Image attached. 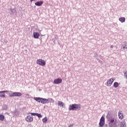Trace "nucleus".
Segmentation results:
<instances>
[{
  "instance_id": "obj_7",
  "label": "nucleus",
  "mask_w": 127,
  "mask_h": 127,
  "mask_svg": "<svg viewBox=\"0 0 127 127\" xmlns=\"http://www.w3.org/2000/svg\"><path fill=\"white\" fill-rule=\"evenodd\" d=\"M25 120L26 122L27 123H31L32 122H33V116L28 115L26 117Z\"/></svg>"
},
{
  "instance_id": "obj_12",
  "label": "nucleus",
  "mask_w": 127,
  "mask_h": 127,
  "mask_svg": "<svg viewBox=\"0 0 127 127\" xmlns=\"http://www.w3.org/2000/svg\"><path fill=\"white\" fill-rule=\"evenodd\" d=\"M35 4L37 6H40L41 5H42V4H43V1H37L35 3Z\"/></svg>"
},
{
  "instance_id": "obj_23",
  "label": "nucleus",
  "mask_w": 127,
  "mask_h": 127,
  "mask_svg": "<svg viewBox=\"0 0 127 127\" xmlns=\"http://www.w3.org/2000/svg\"><path fill=\"white\" fill-rule=\"evenodd\" d=\"M7 92H8V91H7V90H4V91H0V94H1L2 93H6Z\"/></svg>"
},
{
  "instance_id": "obj_22",
  "label": "nucleus",
  "mask_w": 127,
  "mask_h": 127,
  "mask_svg": "<svg viewBox=\"0 0 127 127\" xmlns=\"http://www.w3.org/2000/svg\"><path fill=\"white\" fill-rule=\"evenodd\" d=\"M30 114L31 115V116H36L37 113H30Z\"/></svg>"
},
{
  "instance_id": "obj_14",
  "label": "nucleus",
  "mask_w": 127,
  "mask_h": 127,
  "mask_svg": "<svg viewBox=\"0 0 127 127\" xmlns=\"http://www.w3.org/2000/svg\"><path fill=\"white\" fill-rule=\"evenodd\" d=\"M48 103V99L42 98V104H47Z\"/></svg>"
},
{
  "instance_id": "obj_17",
  "label": "nucleus",
  "mask_w": 127,
  "mask_h": 127,
  "mask_svg": "<svg viewBox=\"0 0 127 127\" xmlns=\"http://www.w3.org/2000/svg\"><path fill=\"white\" fill-rule=\"evenodd\" d=\"M119 83H118L117 82H114L113 85L114 88H118V87H119Z\"/></svg>"
},
{
  "instance_id": "obj_15",
  "label": "nucleus",
  "mask_w": 127,
  "mask_h": 127,
  "mask_svg": "<svg viewBox=\"0 0 127 127\" xmlns=\"http://www.w3.org/2000/svg\"><path fill=\"white\" fill-rule=\"evenodd\" d=\"M119 20L123 23V22H125L126 21V18L125 17H121L119 18Z\"/></svg>"
},
{
  "instance_id": "obj_21",
  "label": "nucleus",
  "mask_w": 127,
  "mask_h": 127,
  "mask_svg": "<svg viewBox=\"0 0 127 127\" xmlns=\"http://www.w3.org/2000/svg\"><path fill=\"white\" fill-rule=\"evenodd\" d=\"M0 98H5V94H0Z\"/></svg>"
},
{
  "instance_id": "obj_16",
  "label": "nucleus",
  "mask_w": 127,
  "mask_h": 127,
  "mask_svg": "<svg viewBox=\"0 0 127 127\" xmlns=\"http://www.w3.org/2000/svg\"><path fill=\"white\" fill-rule=\"evenodd\" d=\"M47 121H48V119L46 117H45L42 119V122L44 124H46V123H47Z\"/></svg>"
},
{
  "instance_id": "obj_19",
  "label": "nucleus",
  "mask_w": 127,
  "mask_h": 127,
  "mask_svg": "<svg viewBox=\"0 0 127 127\" xmlns=\"http://www.w3.org/2000/svg\"><path fill=\"white\" fill-rule=\"evenodd\" d=\"M3 120H4V116L2 115H0V121H1L2 122Z\"/></svg>"
},
{
  "instance_id": "obj_4",
  "label": "nucleus",
  "mask_w": 127,
  "mask_h": 127,
  "mask_svg": "<svg viewBox=\"0 0 127 127\" xmlns=\"http://www.w3.org/2000/svg\"><path fill=\"white\" fill-rule=\"evenodd\" d=\"M114 81H115V79L113 77H112L108 80H107V86L108 87H111L112 85H113V83H114Z\"/></svg>"
},
{
  "instance_id": "obj_8",
  "label": "nucleus",
  "mask_w": 127,
  "mask_h": 127,
  "mask_svg": "<svg viewBox=\"0 0 127 127\" xmlns=\"http://www.w3.org/2000/svg\"><path fill=\"white\" fill-rule=\"evenodd\" d=\"M62 82V79L61 78H56L54 80V84H60Z\"/></svg>"
},
{
  "instance_id": "obj_20",
  "label": "nucleus",
  "mask_w": 127,
  "mask_h": 127,
  "mask_svg": "<svg viewBox=\"0 0 127 127\" xmlns=\"http://www.w3.org/2000/svg\"><path fill=\"white\" fill-rule=\"evenodd\" d=\"M36 116L38 117V118H42V115L41 114L37 113Z\"/></svg>"
},
{
  "instance_id": "obj_2",
  "label": "nucleus",
  "mask_w": 127,
  "mask_h": 127,
  "mask_svg": "<svg viewBox=\"0 0 127 127\" xmlns=\"http://www.w3.org/2000/svg\"><path fill=\"white\" fill-rule=\"evenodd\" d=\"M37 64H38V65H40V66H44L46 65V62L41 59H39L37 60Z\"/></svg>"
},
{
  "instance_id": "obj_9",
  "label": "nucleus",
  "mask_w": 127,
  "mask_h": 127,
  "mask_svg": "<svg viewBox=\"0 0 127 127\" xmlns=\"http://www.w3.org/2000/svg\"><path fill=\"white\" fill-rule=\"evenodd\" d=\"M119 127H127V124L125 120H123L121 122Z\"/></svg>"
},
{
  "instance_id": "obj_6",
  "label": "nucleus",
  "mask_w": 127,
  "mask_h": 127,
  "mask_svg": "<svg viewBox=\"0 0 127 127\" xmlns=\"http://www.w3.org/2000/svg\"><path fill=\"white\" fill-rule=\"evenodd\" d=\"M22 94L20 92H13L9 95V97H21Z\"/></svg>"
},
{
  "instance_id": "obj_13",
  "label": "nucleus",
  "mask_w": 127,
  "mask_h": 127,
  "mask_svg": "<svg viewBox=\"0 0 127 127\" xmlns=\"http://www.w3.org/2000/svg\"><path fill=\"white\" fill-rule=\"evenodd\" d=\"M34 100L37 102H38L39 103H41L42 98L39 97H34Z\"/></svg>"
},
{
  "instance_id": "obj_25",
  "label": "nucleus",
  "mask_w": 127,
  "mask_h": 127,
  "mask_svg": "<svg viewBox=\"0 0 127 127\" xmlns=\"http://www.w3.org/2000/svg\"><path fill=\"white\" fill-rule=\"evenodd\" d=\"M113 47H114V46L113 45L111 46V48H113Z\"/></svg>"
},
{
  "instance_id": "obj_5",
  "label": "nucleus",
  "mask_w": 127,
  "mask_h": 127,
  "mask_svg": "<svg viewBox=\"0 0 127 127\" xmlns=\"http://www.w3.org/2000/svg\"><path fill=\"white\" fill-rule=\"evenodd\" d=\"M99 125L100 127H103L105 125V117L104 116L100 119Z\"/></svg>"
},
{
  "instance_id": "obj_10",
  "label": "nucleus",
  "mask_w": 127,
  "mask_h": 127,
  "mask_svg": "<svg viewBox=\"0 0 127 127\" xmlns=\"http://www.w3.org/2000/svg\"><path fill=\"white\" fill-rule=\"evenodd\" d=\"M33 35L34 38H36V39L39 38V36H40V34H39L38 32H34L33 33Z\"/></svg>"
},
{
  "instance_id": "obj_11",
  "label": "nucleus",
  "mask_w": 127,
  "mask_h": 127,
  "mask_svg": "<svg viewBox=\"0 0 127 127\" xmlns=\"http://www.w3.org/2000/svg\"><path fill=\"white\" fill-rule=\"evenodd\" d=\"M119 118L120 120H123L124 119V114L122 111H119L118 113Z\"/></svg>"
},
{
  "instance_id": "obj_3",
  "label": "nucleus",
  "mask_w": 127,
  "mask_h": 127,
  "mask_svg": "<svg viewBox=\"0 0 127 127\" xmlns=\"http://www.w3.org/2000/svg\"><path fill=\"white\" fill-rule=\"evenodd\" d=\"M109 127H119L117 125V123L115 122V118H112L109 122Z\"/></svg>"
},
{
  "instance_id": "obj_1",
  "label": "nucleus",
  "mask_w": 127,
  "mask_h": 127,
  "mask_svg": "<svg viewBox=\"0 0 127 127\" xmlns=\"http://www.w3.org/2000/svg\"><path fill=\"white\" fill-rule=\"evenodd\" d=\"M81 109V105L74 104L69 105V111H76L77 110H80Z\"/></svg>"
},
{
  "instance_id": "obj_18",
  "label": "nucleus",
  "mask_w": 127,
  "mask_h": 127,
  "mask_svg": "<svg viewBox=\"0 0 127 127\" xmlns=\"http://www.w3.org/2000/svg\"><path fill=\"white\" fill-rule=\"evenodd\" d=\"M58 106H59L60 107H63V102H61V101H59L58 103Z\"/></svg>"
},
{
  "instance_id": "obj_24",
  "label": "nucleus",
  "mask_w": 127,
  "mask_h": 127,
  "mask_svg": "<svg viewBox=\"0 0 127 127\" xmlns=\"http://www.w3.org/2000/svg\"><path fill=\"white\" fill-rule=\"evenodd\" d=\"M34 0H30V1L31 2H32V1H34Z\"/></svg>"
}]
</instances>
